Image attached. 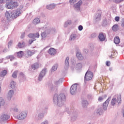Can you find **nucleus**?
<instances>
[{"label":"nucleus","mask_w":124,"mask_h":124,"mask_svg":"<svg viewBox=\"0 0 124 124\" xmlns=\"http://www.w3.org/2000/svg\"><path fill=\"white\" fill-rule=\"evenodd\" d=\"M27 112L26 111H22L19 112L17 115H15V118L17 120H24L27 118Z\"/></svg>","instance_id":"423d86ee"},{"label":"nucleus","mask_w":124,"mask_h":124,"mask_svg":"<svg viewBox=\"0 0 124 124\" xmlns=\"http://www.w3.org/2000/svg\"><path fill=\"white\" fill-rule=\"evenodd\" d=\"M55 7H56V4H51L46 5L47 9H49V10H51V9H54Z\"/></svg>","instance_id":"bb28decb"},{"label":"nucleus","mask_w":124,"mask_h":124,"mask_svg":"<svg viewBox=\"0 0 124 124\" xmlns=\"http://www.w3.org/2000/svg\"><path fill=\"white\" fill-rule=\"evenodd\" d=\"M24 55H25V53L23 51L16 52V56L17 58H23V57H24Z\"/></svg>","instance_id":"b1692460"},{"label":"nucleus","mask_w":124,"mask_h":124,"mask_svg":"<svg viewBox=\"0 0 124 124\" xmlns=\"http://www.w3.org/2000/svg\"><path fill=\"white\" fill-rule=\"evenodd\" d=\"M101 17V16L100 15V14L98 13L96 14L95 15V17H94L95 21H100Z\"/></svg>","instance_id":"473e14b6"},{"label":"nucleus","mask_w":124,"mask_h":124,"mask_svg":"<svg viewBox=\"0 0 124 124\" xmlns=\"http://www.w3.org/2000/svg\"><path fill=\"white\" fill-rule=\"evenodd\" d=\"M109 70L111 71L112 70V69L110 68Z\"/></svg>","instance_id":"69168bd1"},{"label":"nucleus","mask_w":124,"mask_h":124,"mask_svg":"<svg viewBox=\"0 0 124 124\" xmlns=\"http://www.w3.org/2000/svg\"><path fill=\"white\" fill-rule=\"evenodd\" d=\"M70 93L71 94H75L77 93V84H74L71 87Z\"/></svg>","instance_id":"ddd939ff"},{"label":"nucleus","mask_w":124,"mask_h":124,"mask_svg":"<svg viewBox=\"0 0 124 124\" xmlns=\"http://www.w3.org/2000/svg\"><path fill=\"white\" fill-rule=\"evenodd\" d=\"M36 53V50L34 49H27L24 52V57L25 59L31 58V56H33Z\"/></svg>","instance_id":"20e7f679"},{"label":"nucleus","mask_w":124,"mask_h":124,"mask_svg":"<svg viewBox=\"0 0 124 124\" xmlns=\"http://www.w3.org/2000/svg\"><path fill=\"white\" fill-rule=\"evenodd\" d=\"M11 113H18L19 112V107L16 104H13L10 108Z\"/></svg>","instance_id":"9d476101"},{"label":"nucleus","mask_w":124,"mask_h":124,"mask_svg":"<svg viewBox=\"0 0 124 124\" xmlns=\"http://www.w3.org/2000/svg\"><path fill=\"white\" fill-rule=\"evenodd\" d=\"M0 89H1V87H0V91H1Z\"/></svg>","instance_id":"338daca9"},{"label":"nucleus","mask_w":124,"mask_h":124,"mask_svg":"<svg viewBox=\"0 0 124 124\" xmlns=\"http://www.w3.org/2000/svg\"><path fill=\"white\" fill-rule=\"evenodd\" d=\"M4 2V0H0V3L2 4Z\"/></svg>","instance_id":"052dcab7"},{"label":"nucleus","mask_w":124,"mask_h":124,"mask_svg":"<svg viewBox=\"0 0 124 124\" xmlns=\"http://www.w3.org/2000/svg\"><path fill=\"white\" fill-rule=\"evenodd\" d=\"M123 117H124V108L123 110Z\"/></svg>","instance_id":"e2e57ef3"},{"label":"nucleus","mask_w":124,"mask_h":124,"mask_svg":"<svg viewBox=\"0 0 124 124\" xmlns=\"http://www.w3.org/2000/svg\"><path fill=\"white\" fill-rule=\"evenodd\" d=\"M58 66H59V65H58V64H55L51 68V72H54V71H56V70H57V69H58Z\"/></svg>","instance_id":"c9c22d12"},{"label":"nucleus","mask_w":124,"mask_h":124,"mask_svg":"<svg viewBox=\"0 0 124 124\" xmlns=\"http://www.w3.org/2000/svg\"><path fill=\"white\" fill-rule=\"evenodd\" d=\"M82 3L83 2H82V0H80L77 3L75 4L74 5L75 10L80 11V10L81 9V5H82Z\"/></svg>","instance_id":"9b49d317"},{"label":"nucleus","mask_w":124,"mask_h":124,"mask_svg":"<svg viewBox=\"0 0 124 124\" xmlns=\"http://www.w3.org/2000/svg\"><path fill=\"white\" fill-rule=\"evenodd\" d=\"M118 30L119 26L118 25V24H115L113 25V26L112 27V31H118Z\"/></svg>","instance_id":"f704fd0d"},{"label":"nucleus","mask_w":124,"mask_h":124,"mask_svg":"<svg viewBox=\"0 0 124 124\" xmlns=\"http://www.w3.org/2000/svg\"><path fill=\"white\" fill-rule=\"evenodd\" d=\"M25 42H21L18 43L17 45V46L18 48H24L25 47Z\"/></svg>","instance_id":"c756f323"},{"label":"nucleus","mask_w":124,"mask_h":124,"mask_svg":"<svg viewBox=\"0 0 124 124\" xmlns=\"http://www.w3.org/2000/svg\"><path fill=\"white\" fill-rule=\"evenodd\" d=\"M124 0H112L113 2H115V3H120V2H122L124 1Z\"/></svg>","instance_id":"c03bdc74"},{"label":"nucleus","mask_w":124,"mask_h":124,"mask_svg":"<svg viewBox=\"0 0 124 124\" xmlns=\"http://www.w3.org/2000/svg\"><path fill=\"white\" fill-rule=\"evenodd\" d=\"M71 63L72 65H76V59L75 58H71Z\"/></svg>","instance_id":"58836bf2"},{"label":"nucleus","mask_w":124,"mask_h":124,"mask_svg":"<svg viewBox=\"0 0 124 124\" xmlns=\"http://www.w3.org/2000/svg\"><path fill=\"white\" fill-rule=\"evenodd\" d=\"M110 62L107 61V62H106V65H107V66H110Z\"/></svg>","instance_id":"4d7b16f0"},{"label":"nucleus","mask_w":124,"mask_h":124,"mask_svg":"<svg viewBox=\"0 0 124 124\" xmlns=\"http://www.w3.org/2000/svg\"><path fill=\"white\" fill-rule=\"evenodd\" d=\"M48 30H46L44 32L41 33V40L42 41H44L45 40H46V37L50 33V32H48Z\"/></svg>","instance_id":"f8f14e48"},{"label":"nucleus","mask_w":124,"mask_h":124,"mask_svg":"<svg viewBox=\"0 0 124 124\" xmlns=\"http://www.w3.org/2000/svg\"><path fill=\"white\" fill-rule=\"evenodd\" d=\"M82 66H83V65L81 63H78L76 64V67L78 68V69H80V68H82Z\"/></svg>","instance_id":"ea45409f"},{"label":"nucleus","mask_w":124,"mask_h":124,"mask_svg":"<svg viewBox=\"0 0 124 124\" xmlns=\"http://www.w3.org/2000/svg\"><path fill=\"white\" fill-rule=\"evenodd\" d=\"M82 105L83 107L86 108L89 105V102L86 100H84L82 102Z\"/></svg>","instance_id":"7c9ffc66"},{"label":"nucleus","mask_w":124,"mask_h":124,"mask_svg":"<svg viewBox=\"0 0 124 124\" xmlns=\"http://www.w3.org/2000/svg\"><path fill=\"white\" fill-rule=\"evenodd\" d=\"M68 61H69V57H67L65 60V68L66 69L68 68L69 65V62Z\"/></svg>","instance_id":"a878e982"},{"label":"nucleus","mask_w":124,"mask_h":124,"mask_svg":"<svg viewBox=\"0 0 124 124\" xmlns=\"http://www.w3.org/2000/svg\"><path fill=\"white\" fill-rule=\"evenodd\" d=\"M30 38H32L33 39H35V38H39V33L36 32L35 33H30L28 35Z\"/></svg>","instance_id":"f3484780"},{"label":"nucleus","mask_w":124,"mask_h":124,"mask_svg":"<svg viewBox=\"0 0 124 124\" xmlns=\"http://www.w3.org/2000/svg\"><path fill=\"white\" fill-rule=\"evenodd\" d=\"M111 100V96L109 97L108 99L103 103V109L105 111L107 110V107L109 104V102Z\"/></svg>","instance_id":"2eb2a0df"},{"label":"nucleus","mask_w":124,"mask_h":124,"mask_svg":"<svg viewBox=\"0 0 124 124\" xmlns=\"http://www.w3.org/2000/svg\"><path fill=\"white\" fill-rule=\"evenodd\" d=\"M1 10H3V8H1Z\"/></svg>","instance_id":"0e129e2a"},{"label":"nucleus","mask_w":124,"mask_h":124,"mask_svg":"<svg viewBox=\"0 0 124 124\" xmlns=\"http://www.w3.org/2000/svg\"><path fill=\"white\" fill-rule=\"evenodd\" d=\"M18 74V71H15L12 75V77L13 78H17V74Z\"/></svg>","instance_id":"79ce46f5"},{"label":"nucleus","mask_w":124,"mask_h":124,"mask_svg":"<svg viewBox=\"0 0 124 124\" xmlns=\"http://www.w3.org/2000/svg\"><path fill=\"white\" fill-rule=\"evenodd\" d=\"M34 40H36V39L29 40V44H31V43H32V42H33V41H34Z\"/></svg>","instance_id":"8fccbe9b"},{"label":"nucleus","mask_w":124,"mask_h":124,"mask_svg":"<svg viewBox=\"0 0 124 124\" xmlns=\"http://www.w3.org/2000/svg\"><path fill=\"white\" fill-rule=\"evenodd\" d=\"M98 37L100 41H104V40H105L106 36L105 35V34L103 33H100Z\"/></svg>","instance_id":"4be33fe9"},{"label":"nucleus","mask_w":124,"mask_h":124,"mask_svg":"<svg viewBox=\"0 0 124 124\" xmlns=\"http://www.w3.org/2000/svg\"><path fill=\"white\" fill-rule=\"evenodd\" d=\"M7 58L8 59L10 60V61H13V60H14V59H15V58L14 57V56H13V55H10L9 56L7 57Z\"/></svg>","instance_id":"a18cd8bd"},{"label":"nucleus","mask_w":124,"mask_h":124,"mask_svg":"<svg viewBox=\"0 0 124 124\" xmlns=\"http://www.w3.org/2000/svg\"><path fill=\"white\" fill-rule=\"evenodd\" d=\"M7 74V71L4 70H3L0 74V77H4Z\"/></svg>","instance_id":"72a5a7b5"},{"label":"nucleus","mask_w":124,"mask_h":124,"mask_svg":"<svg viewBox=\"0 0 124 124\" xmlns=\"http://www.w3.org/2000/svg\"><path fill=\"white\" fill-rule=\"evenodd\" d=\"M76 56L78 58V60H79V61H83L84 60V56L82 55V54H81V52H80L79 50H77L76 53Z\"/></svg>","instance_id":"6ab92c4d"},{"label":"nucleus","mask_w":124,"mask_h":124,"mask_svg":"<svg viewBox=\"0 0 124 124\" xmlns=\"http://www.w3.org/2000/svg\"><path fill=\"white\" fill-rule=\"evenodd\" d=\"M10 119V116L7 114H3L0 117V122H6Z\"/></svg>","instance_id":"4468645a"},{"label":"nucleus","mask_w":124,"mask_h":124,"mask_svg":"<svg viewBox=\"0 0 124 124\" xmlns=\"http://www.w3.org/2000/svg\"><path fill=\"white\" fill-rule=\"evenodd\" d=\"M17 6L18 3L17 2H9L6 3V7L8 9H13Z\"/></svg>","instance_id":"0eeeda50"},{"label":"nucleus","mask_w":124,"mask_h":124,"mask_svg":"<svg viewBox=\"0 0 124 124\" xmlns=\"http://www.w3.org/2000/svg\"><path fill=\"white\" fill-rule=\"evenodd\" d=\"M39 67V64L38 63H35L34 64L31 65V68L33 70H35V69H37Z\"/></svg>","instance_id":"c85d7f7f"},{"label":"nucleus","mask_w":124,"mask_h":124,"mask_svg":"<svg viewBox=\"0 0 124 124\" xmlns=\"http://www.w3.org/2000/svg\"><path fill=\"white\" fill-rule=\"evenodd\" d=\"M70 114L72 116V121H75L78 119V112L76 111V109L74 108H71L70 109Z\"/></svg>","instance_id":"39448f33"},{"label":"nucleus","mask_w":124,"mask_h":124,"mask_svg":"<svg viewBox=\"0 0 124 124\" xmlns=\"http://www.w3.org/2000/svg\"><path fill=\"white\" fill-rule=\"evenodd\" d=\"M22 9H23V6H20L16 11H6L5 13V17L8 21H10L11 19H16L17 17H19L20 14L22 13Z\"/></svg>","instance_id":"f257e3e1"},{"label":"nucleus","mask_w":124,"mask_h":124,"mask_svg":"<svg viewBox=\"0 0 124 124\" xmlns=\"http://www.w3.org/2000/svg\"><path fill=\"white\" fill-rule=\"evenodd\" d=\"M48 122L47 120H45L44 122H43L41 124H48Z\"/></svg>","instance_id":"5fc2aeb1"},{"label":"nucleus","mask_w":124,"mask_h":124,"mask_svg":"<svg viewBox=\"0 0 124 124\" xmlns=\"http://www.w3.org/2000/svg\"><path fill=\"white\" fill-rule=\"evenodd\" d=\"M53 100L55 105H58L59 107H62L63 105V101L65 100V95L64 93H60L59 94H55Z\"/></svg>","instance_id":"f03ea898"},{"label":"nucleus","mask_w":124,"mask_h":124,"mask_svg":"<svg viewBox=\"0 0 124 124\" xmlns=\"http://www.w3.org/2000/svg\"><path fill=\"white\" fill-rule=\"evenodd\" d=\"M5 105V101L2 97H0V107L4 106Z\"/></svg>","instance_id":"cd10ccee"},{"label":"nucleus","mask_w":124,"mask_h":124,"mask_svg":"<svg viewBox=\"0 0 124 124\" xmlns=\"http://www.w3.org/2000/svg\"><path fill=\"white\" fill-rule=\"evenodd\" d=\"M69 24H68L66 22H65L64 24V28H66V27H67V26H68Z\"/></svg>","instance_id":"13d9d810"},{"label":"nucleus","mask_w":124,"mask_h":124,"mask_svg":"<svg viewBox=\"0 0 124 124\" xmlns=\"http://www.w3.org/2000/svg\"><path fill=\"white\" fill-rule=\"evenodd\" d=\"M36 113L38 114L37 117L38 120H42L44 118V114L41 112L40 110H37Z\"/></svg>","instance_id":"a211bd4d"},{"label":"nucleus","mask_w":124,"mask_h":124,"mask_svg":"<svg viewBox=\"0 0 124 124\" xmlns=\"http://www.w3.org/2000/svg\"><path fill=\"white\" fill-rule=\"evenodd\" d=\"M104 99V98H103V97H99L98 98V101L100 102L102 101V100H103Z\"/></svg>","instance_id":"603ef678"},{"label":"nucleus","mask_w":124,"mask_h":124,"mask_svg":"<svg viewBox=\"0 0 124 124\" xmlns=\"http://www.w3.org/2000/svg\"><path fill=\"white\" fill-rule=\"evenodd\" d=\"M66 22L67 23V24L68 25H70V24H71V23H72V21H71V20H67V21H66Z\"/></svg>","instance_id":"864d4df0"},{"label":"nucleus","mask_w":124,"mask_h":124,"mask_svg":"<svg viewBox=\"0 0 124 124\" xmlns=\"http://www.w3.org/2000/svg\"><path fill=\"white\" fill-rule=\"evenodd\" d=\"M115 20L116 22H119V21H120V17L116 16L115 18Z\"/></svg>","instance_id":"de8ad7c7"},{"label":"nucleus","mask_w":124,"mask_h":124,"mask_svg":"<svg viewBox=\"0 0 124 124\" xmlns=\"http://www.w3.org/2000/svg\"><path fill=\"white\" fill-rule=\"evenodd\" d=\"M39 23H40L39 18H35L33 20V23L34 25H37V24H39Z\"/></svg>","instance_id":"4c0bfd02"},{"label":"nucleus","mask_w":124,"mask_h":124,"mask_svg":"<svg viewBox=\"0 0 124 124\" xmlns=\"http://www.w3.org/2000/svg\"><path fill=\"white\" fill-rule=\"evenodd\" d=\"M46 73H47V69H43L39 74L38 78V81H39L40 82V81H42V79H43L44 77L46 75Z\"/></svg>","instance_id":"1a4fd4ad"},{"label":"nucleus","mask_w":124,"mask_h":124,"mask_svg":"<svg viewBox=\"0 0 124 124\" xmlns=\"http://www.w3.org/2000/svg\"><path fill=\"white\" fill-rule=\"evenodd\" d=\"M76 38H77V34H72L70 36L69 40H70V41H74Z\"/></svg>","instance_id":"5701e85b"},{"label":"nucleus","mask_w":124,"mask_h":124,"mask_svg":"<svg viewBox=\"0 0 124 124\" xmlns=\"http://www.w3.org/2000/svg\"><path fill=\"white\" fill-rule=\"evenodd\" d=\"M93 74L91 71H87L84 77V80L90 81L93 79Z\"/></svg>","instance_id":"6e6552de"},{"label":"nucleus","mask_w":124,"mask_h":124,"mask_svg":"<svg viewBox=\"0 0 124 124\" xmlns=\"http://www.w3.org/2000/svg\"><path fill=\"white\" fill-rule=\"evenodd\" d=\"M11 45H12V41H10L8 44V47H10Z\"/></svg>","instance_id":"6e6d98bb"},{"label":"nucleus","mask_w":124,"mask_h":124,"mask_svg":"<svg viewBox=\"0 0 124 124\" xmlns=\"http://www.w3.org/2000/svg\"><path fill=\"white\" fill-rule=\"evenodd\" d=\"M18 78H19L20 81H25L26 80V76L23 73V72H20L19 73Z\"/></svg>","instance_id":"412c9836"},{"label":"nucleus","mask_w":124,"mask_h":124,"mask_svg":"<svg viewBox=\"0 0 124 124\" xmlns=\"http://www.w3.org/2000/svg\"><path fill=\"white\" fill-rule=\"evenodd\" d=\"M78 1V0H70L69 2L71 5H73L74 3H76Z\"/></svg>","instance_id":"37998d69"},{"label":"nucleus","mask_w":124,"mask_h":124,"mask_svg":"<svg viewBox=\"0 0 124 124\" xmlns=\"http://www.w3.org/2000/svg\"><path fill=\"white\" fill-rule=\"evenodd\" d=\"M48 53L50 56H55L57 54V50L54 48H50L48 50Z\"/></svg>","instance_id":"aec40b11"},{"label":"nucleus","mask_w":124,"mask_h":124,"mask_svg":"<svg viewBox=\"0 0 124 124\" xmlns=\"http://www.w3.org/2000/svg\"><path fill=\"white\" fill-rule=\"evenodd\" d=\"M122 101V96L121 94L115 95L111 101V106H116L118 103H120Z\"/></svg>","instance_id":"7ed1b4c3"},{"label":"nucleus","mask_w":124,"mask_h":124,"mask_svg":"<svg viewBox=\"0 0 124 124\" xmlns=\"http://www.w3.org/2000/svg\"><path fill=\"white\" fill-rule=\"evenodd\" d=\"M121 40H120V38L118 36H117L114 39V42L115 44H119Z\"/></svg>","instance_id":"2f4dec72"},{"label":"nucleus","mask_w":124,"mask_h":124,"mask_svg":"<svg viewBox=\"0 0 124 124\" xmlns=\"http://www.w3.org/2000/svg\"><path fill=\"white\" fill-rule=\"evenodd\" d=\"M7 19H6V17H3L1 19V22L2 23H3V24H5V23H6V22H7Z\"/></svg>","instance_id":"49530a36"},{"label":"nucleus","mask_w":124,"mask_h":124,"mask_svg":"<svg viewBox=\"0 0 124 124\" xmlns=\"http://www.w3.org/2000/svg\"><path fill=\"white\" fill-rule=\"evenodd\" d=\"M62 79H60L58 81H55L54 84L55 86H59L62 83Z\"/></svg>","instance_id":"a19ab883"},{"label":"nucleus","mask_w":124,"mask_h":124,"mask_svg":"<svg viewBox=\"0 0 124 124\" xmlns=\"http://www.w3.org/2000/svg\"><path fill=\"white\" fill-rule=\"evenodd\" d=\"M25 35H26V33H25V32H24L23 33H22L21 35V38H24V37H25Z\"/></svg>","instance_id":"3c124183"},{"label":"nucleus","mask_w":124,"mask_h":124,"mask_svg":"<svg viewBox=\"0 0 124 124\" xmlns=\"http://www.w3.org/2000/svg\"><path fill=\"white\" fill-rule=\"evenodd\" d=\"M28 99L29 101H31V96H28Z\"/></svg>","instance_id":"bf43d9fd"},{"label":"nucleus","mask_w":124,"mask_h":124,"mask_svg":"<svg viewBox=\"0 0 124 124\" xmlns=\"http://www.w3.org/2000/svg\"><path fill=\"white\" fill-rule=\"evenodd\" d=\"M96 113L98 115H102L103 114V109L101 108H99L97 109Z\"/></svg>","instance_id":"e433bc0d"},{"label":"nucleus","mask_w":124,"mask_h":124,"mask_svg":"<svg viewBox=\"0 0 124 124\" xmlns=\"http://www.w3.org/2000/svg\"><path fill=\"white\" fill-rule=\"evenodd\" d=\"M2 61H3V59H0V63H1V62H2Z\"/></svg>","instance_id":"680f3d73"},{"label":"nucleus","mask_w":124,"mask_h":124,"mask_svg":"<svg viewBox=\"0 0 124 124\" xmlns=\"http://www.w3.org/2000/svg\"><path fill=\"white\" fill-rule=\"evenodd\" d=\"M14 94V90L13 89L10 90L7 93V97L9 100L11 99L12 96H13Z\"/></svg>","instance_id":"dca6fc26"},{"label":"nucleus","mask_w":124,"mask_h":124,"mask_svg":"<svg viewBox=\"0 0 124 124\" xmlns=\"http://www.w3.org/2000/svg\"><path fill=\"white\" fill-rule=\"evenodd\" d=\"M16 87V82H15V81H12L10 82V88H11V89H15V88Z\"/></svg>","instance_id":"393cba45"},{"label":"nucleus","mask_w":124,"mask_h":124,"mask_svg":"<svg viewBox=\"0 0 124 124\" xmlns=\"http://www.w3.org/2000/svg\"><path fill=\"white\" fill-rule=\"evenodd\" d=\"M78 30H79L80 31H82L83 30V26L81 25H79L78 26Z\"/></svg>","instance_id":"09e8293b"}]
</instances>
